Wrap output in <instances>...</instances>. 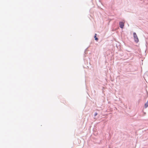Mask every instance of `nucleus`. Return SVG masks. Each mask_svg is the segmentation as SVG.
Wrapping results in <instances>:
<instances>
[{
    "label": "nucleus",
    "instance_id": "obj_1",
    "mask_svg": "<svg viewBox=\"0 0 148 148\" xmlns=\"http://www.w3.org/2000/svg\"><path fill=\"white\" fill-rule=\"evenodd\" d=\"M133 35L135 41L136 42H137L138 41V39L136 33L135 32L133 33Z\"/></svg>",
    "mask_w": 148,
    "mask_h": 148
},
{
    "label": "nucleus",
    "instance_id": "obj_2",
    "mask_svg": "<svg viewBox=\"0 0 148 148\" xmlns=\"http://www.w3.org/2000/svg\"><path fill=\"white\" fill-rule=\"evenodd\" d=\"M119 24L120 27L121 28H123L124 26V23L123 22H119Z\"/></svg>",
    "mask_w": 148,
    "mask_h": 148
},
{
    "label": "nucleus",
    "instance_id": "obj_3",
    "mask_svg": "<svg viewBox=\"0 0 148 148\" xmlns=\"http://www.w3.org/2000/svg\"><path fill=\"white\" fill-rule=\"evenodd\" d=\"M148 106V100L145 104V108H146Z\"/></svg>",
    "mask_w": 148,
    "mask_h": 148
},
{
    "label": "nucleus",
    "instance_id": "obj_4",
    "mask_svg": "<svg viewBox=\"0 0 148 148\" xmlns=\"http://www.w3.org/2000/svg\"><path fill=\"white\" fill-rule=\"evenodd\" d=\"M96 35L97 34H95L94 36V38H95V40H96L97 41L98 40V38L96 37Z\"/></svg>",
    "mask_w": 148,
    "mask_h": 148
},
{
    "label": "nucleus",
    "instance_id": "obj_5",
    "mask_svg": "<svg viewBox=\"0 0 148 148\" xmlns=\"http://www.w3.org/2000/svg\"><path fill=\"white\" fill-rule=\"evenodd\" d=\"M97 113H95V116H96L97 115Z\"/></svg>",
    "mask_w": 148,
    "mask_h": 148
}]
</instances>
